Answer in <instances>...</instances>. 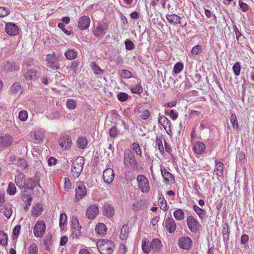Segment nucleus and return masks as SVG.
<instances>
[{
  "label": "nucleus",
  "mask_w": 254,
  "mask_h": 254,
  "mask_svg": "<svg viewBox=\"0 0 254 254\" xmlns=\"http://www.w3.org/2000/svg\"><path fill=\"white\" fill-rule=\"evenodd\" d=\"M115 213L114 207L109 204H106L104 205L103 209V215L108 218L112 217Z\"/></svg>",
  "instance_id": "nucleus-17"
},
{
  "label": "nucleus",
  "mask_w": 254,
  "mask_h": 254,
  "mask_svg": "<svg viewBox=\"0 0 254 254\" xmlns=\"http://www.w3.org/2000/svg\"><path fill=\"white\" fill-rule=\"evenodd\" d=\"M128 234V228L127 225H123L121 231V234L120 235V238L122 240H125L127 237V235Z\"/></svg>",
  "instance_id": "nucleus-35"
},
{
  "label": "nucleus",
  "mask_w": 254,
  "mask_h": 254,
  "mask_svg": "<svg viewBox=\"0 0 254 254\" xmlns=\"http://www.w3.org/2000/svg\"><path fill=\"white\" fill-rule=\"evenodd\" d=\"M156 146L157 147L161 153L164 152V147L162 142L159 138H157L156 139Z\"/></svg>",
  "instance_id": "nucleus-59"
},
{
  "label": "nucleus",
  "mask_w": 254,
  "mask_h": 254,
  "mask_svg": "<svg viewBox=\"0 0 254 254\" xmlns=\"http://www.w3.org/2000/svg\"><path fill=\"white\" fill-rule=\"evenodd\" d=\"M5 30L6 33L10 36H15L19 33V28L14 23H7L6 24Z\"/></svg>",
  "instance_id": "nucleus-11"
},
{
  "label": "nucleus",
  "mask_w": 254,
  "mask_h": 254,
  "mask_svg": "<svg viewBox=\"0 0 254 254\" xmlns=\"http://www.w3.org/2000/svg\"><path fill=\"white\" fill-rule=\"evenodd\" d=\"M193 209L201 219H203L206 217V211L204 209H202L197 206L196 204L193 206Z\"/></svg>",
  "instance_id": "nucleus-31"
},
{
  "label": "nucleus",
  "mask_w": 254,
  "mask_h": 254,
  "mask_svg": "<svg viewBox=\"0 0 254 254\" xmlns=\"http://www.w3.org/2000/svg\"><path fill=\"white\" fill-rule=\"evenodd\" d=\"M132 149L134 150L136 153V154L139 156H141L142 152L141 150V148L139 147L138 144L133 143L132 144Z\"/></svg>",
  "instance_id": "nucleus-58"
},
{
  "label": "nucleus",
  "mask_w": 254,
  "mask_h": 254,
  "mask_svg": "<svg viewBox=\"0 0 254 254\" xmlns=\"http://www.w3.org/2000/svg\"><path fill=\"white\" fill-rule=\"evenodd\" d=\"M38 247L36 244L32 243L28 249L29 254H38Z\"/></svg>",
  "instance_id": "nucleus-47"
},
{
  "label": "nucleus",
  "mask_w": 254,
  "mask_h": 254,
  "mask_svg": "<svg viewBox=\"0 0 254 254\" xmlns=\"http://www.w3.org/2000/svg\"><path fill=\"white\" fill-rule=\"evenodd\" d=\"M151 248L154 252H159L160 251L162 245L161 241L158 239H154L151 243Z\"/></svg>",
  "instance_id": "nucleus-24"
},
{
  "label": "nucleus",
  "mask_w": 254,
  "mask_h": 254,
  "mask_svg": "<svg viewBox=\"0 0 254 254\" xmlns=\"http://www.w3.org/2000/svg\"><path fill=\"white\" fill-rule=\"evenodd\" d=\"M230 122L232 124L234 128H237L238 127V123L236 117V115L235 114H233L230 116Z\"/></svg>",
  "instance_id": "nucleus-49"
},
{
  "label": "nucleus",
  "mask_w": 254,
  "mask_h": 254,
  "mask_svg": "<svg viewBox=\"0 0 254 254\" xmlns=\"http://www.w3.org/2000/svg\"><path fill=\"white\" fill-rule=\"evenodd\" d=\"M187 225L192 232H196L200 227V224L196 219L192 216H190L187 218Z\"/></svg>",
  "instance_id": "nucleus-8"
},
{
  "label": "nucleus",
  "mask_w": 254,
  "mask_h": 254,
  "mask_svg": "<svg viewBox=\"0 0 254 254\" xmlns=\"http://www.w3.org/2000/svg\"><path fill=\"white\" fill-rule=\"evenodd\" d=\"M222 233L223 236L224 243L225 245H228L229 240V234L230 232L229 231V226L227 224H226V227H224L223 228Z\"/></svg>",
  "instance_id": "nucleus-26"
},
{
  "label": "nucleus",
  "mask_w": 254,
  "mask_h": 254,
  "mask_svg": "<svg viewBox=\"0 0 254 254\" xmlns=\"http://www.w3.org/2000/svg\"><path fill=\"white\" fill-rule=\"evenodd\" d=\"M98 213V206L97 204H94L88 207L86 210V215L89 219H93L95 218Z\"/></svg>",
  "instance_id": "nucleus-12"
},
{
  "label": "nucleus",
  "mask_w": 254,
  "mask_h": 254,
  "mask_svg": "<svg viewBox=\"0 0 254 254\" xmlns=\"http://www.w3.org/2000/svg\"><path fill=\"white\" fill-rule=\"evenodd\" d=\"M21 229L20 225H17L13 229V235L15 236V238H17L20 233Z\"/></svg>",
  "instance_id": "nucleus-63"
},
{
  "label": "nucleus",
  "mask_w": 254,
  "mask_h": 254,
  "mask_svg": "<svg viewBox=\"0 0 254 254\" xmlns=\"http://www.w3.org/2000/svg\"><path fill=\"white\" fill-rule=\"evenodd\" d=\"M39 182L40 178L37 176H35L32 178L27 179L26 182H24V188L25 189L33 190L34 186L36 185L40 187Z\"/></svg>",
  "instance_id": "nucleus-9"
},
{
  "label": "nucleus",
  "mask_w": 254,
  "mask_h": 254,
  "mask_svg": "<svg viewBox=\"0 0 254 254\" xmlns=\"http://www.w3.org/2000/svg\"><path fill=\"white\" fill-rule=\"evenodd\" d=\"M67 216L65 213H63L60 215V226L61 228H62V226L64 225L66 221Z\"/></svg>",
  "instance_id": "nucleus-60"
},
{
  "label": "nucleus",
  "mask_w": 254,
  "mask_h": 254,
  "mask_svg": "<svg viewBox=\"0 0 254 254\" xmlns=\"http://www.w3.org/2000/svg\"><path fill=\"white\" fill-rule=\"evenodd\" d=\"M12 142V138L8 134H4L0 137V143L3 147H6L10 145Z\"/></svg>",
  "instance_id": "nucleus-18"
},
{
  "label": "nucleus",
  "mask_w": 254,
  "mask_h": 254,
  "mask_svg": "<svg viewBox=\"0 0 254 254\" xmlns=\"http://www.w3.org/2000/svg\"><path fill=\"white\" fill-rule=\"evenodd\" d=\"M97 247L101 254H112L115 248V245L109 240L103 239L97 242Z\"/></svg>",
  "instance_id": "nucleus-1"
},
{
  "label": "nucleus",
  "mask_w": 254,
  "mask_h": 254,
  "mask_svg": "<svg viewBox=\"0 0 254 254\" xmlns=\"http://www.w3.org/2000/svg\"><path fill=\"white\" fill-rule=\"evenodd\" d=\"M131 90L132 92L133 93L140 94L142 92L143 89L141 85L138 84H136L135 86L133 87L131 89Z\"/></svg>",
  "instance_id": "nucleus-54"
},
{
  "label": "nucleus",
  "mask_w": 254,
  "mask_h": 254,
  "mask_svg": "<svg viewBox=\"0 0 254 254\" xmlns=\"http://www.w3.org/2000/svg\"><path fill=\"white\" fill-rule=\"evenodd\" d=\"M64 55L67 59L73 60L76 58L77 54L73 50L69 49Z\"/></svg>",
  "instance_id": "nucleus-37"
},
{
  "label": "nucleus",
  "mask_w": 254,
  "mask_h": 254,
  "mask_svg": "<svg viewBox=\"0 0 254 254\" xmlns=\"http://www.w3.org/2000/svg\"><path fill=\"white\" fill-rule=\"evenodd\" d=\"M117 97L119 101L124 102L128 99L129 96L126 93L120 92L118 94Z\"/></svg>",
  "instance_id": "nucleus-51"
},
{
  "label": "nucleus",
  "mask_w": 254,
  "mask_h": 254,
  "mask_svg": "<svg viewBox=\"0 0 254 254\" xmlns=\"http://www.w3.org/2000/svg\"><path fill=\"white\" fill-rule=\"evenodd\" d=\"M95 230L98 235L103 236L107 232V227L104 223H99L96 226Z\"/></svg>",
  "instance_id": "nucleus-25"
},
{
  "label": "nucleus",
  "mask_w": 254,
  "mask_h": 254,
  "mask_svg": "<svg viewBox=\"0 0 254 254\" xmlns=\"http://www.w3.org/2000/svg\"><path fill=\"white\" fill-rule=\"evenodd\" d=\"M92 68L96 74H101L103 72L100 67L95 62L92 63Z\"/></svg>",
  "instance_id": "nucleus-52"
},
{
  "label": "nucleus",
  "mask_w": 254,
  "mask_h": 254,
  "mask_svg": "<svg viewBox=\"0 0 254 254\" xmlns=\"http://www.w3.org/2000/svg\"><path fill=\"white\" fill-rule=\"evenodd\" d=\"M128 164L130 166L134 167L137 166V162L133 152L129 149H126L124 152V165L126 167Z\"/></svg>",
  "instance_id": "nucleus-3"
},
{
  "label": "nucleus",
  "mask_w": 254,
  "mask_h": 254,
  "mask_svg": "<svg viewBox=\"0 0 254 254\" xmlns=\"http://www.w3.org/2000/svg\"><path fill=\"white\" fill-rule=\"evenodd\" d=\"M192 242L191 239L188 237H183L178 240L179 247L184 250L190 249L192 246Z\"/></svg>",
  "instance_id": "nucleus-10"
},
{
  "label": "nucleus",
  "mask_w": 254,
  "mask_h": 254,
  "mask_svg": "<svg viewBox=\"0 0 254 254\" xmlns=\"http://www.w3.org/2000/svg\"><path fill=\"white\" fill-rule=\"evenodd\" d=\"M166 18L171 24H177L181 23V18L176 14H167Z\"/></svg>",
  "instance_id": "nucleus-22"
},
{
  "label": "nucleus",
  "mask_w": 254,
  "mask_h": 254,
  "mask_svg": "<svg viewBox=\"0 0 254 254\" xmlns=\"http://www.w3.org/2000/svg\"><path fill=\"white\" fill-rule=\"evenodd\" d=\"M108 26L105 23H98L94 31V35L96 37H102L104 35L103 31L106 29Z\"/></svg>",
  "instance_id": "nucleus-19"
},
{
  "label": "nucleus",
  "mask_w": 254,
  "mask_h": 254,
  "mask_svg": "<svg viewBox=\"0 0 254 254\" xmlns=\"http://www.w3.org/2000/svg\"><path fill=\"white\" fill-rule=\"evenodd\" d=\"M17 165L23 169H28V164L26 161L24 159L19 158L17 161Z\"/></svg>",
  "instance_id": "nucleus-45"
},
{
  "label": "nucleus",
  "mask_w": 254,
  "mask_h": 254,
  "mask_svg": "<svg viewBox=\"0 0 254 254\" xmlns=\"http://www.w3.org/2000/svg\"><path fill=\"white\" fill-rule=\"evenodd\" d=\"M58 61L55 59L52 60V63H49L48 66L50 67L53 69H59L60 68V65L58 63Z\"/></svg>",
  "instance_id": "nucleus-53"
},
{
  "label": "nucleus",
  "mask_w": 254,
  "mask_h": 254,
  "mask_svg": "<svg viewBox=\"0 0 254 254\" xmlns=\"http://www.w3.org/2000/svg\"><path fill=\"white\" fill-rule=\"evenodd\" d=\"M3 213L7 218H9L12 214V205L7 203L3 206Z\"/></svg>",
  "instance_id": "nucleus-27"
},
{
  "label": "nucleus",
  "mask_w": 254,
  "mask_h": 254,
  "mask_svg": "<svg viewBox=\"0 0 254 254\" xmlns=\"http://www.w3.org/2000/svg\"><path fill=\"white\" fill-rule=\"evenodd\" d=\"M233 70L236 76L240 75L241 70V65L239 62L236 63L233 66Z\"/></svg>",
  "instance_id": "nucleus-48"
},
{
  "label": "nucleus",
  "mask_w": 254,
  "mask_h": 254,
  "mask_svg": "<svg viewBox=\"0 0 254 254\" xmlns=\"http://www.w3.org/2000/svg\"><path fill=\"white\" fill-rule=\"evenodd\" d=\"M161 174L164 178V182L166 183H169V178H172L174 181V178L171 173L167 171L164 168L163 169H161Z\"/></svg>",
  "instance_id": "nucleus-29"
},
{
  "label": "nucleus",
  "mask_w": 254,
  "mask_h": 254,
  "mask_svg": "<svg viewBox=\"0 0 254 254\" xmlns=\"http://www.w3.org/2000/svg\"><path fill=\"white\" fill-rule=\"evenodd\" d=\"M42 207L41 204H37L33 207L32 212L33 215L39 216L41 214Z\"/></svg>",
  "instance_id": "nucleus-41"
},
{
  "label": "nucleus",
  "mask_w": 254,
  "mask_h": 254,
  "mask_svg": "<svg viewBox=\"0 0 254 254\" xmlns=\"http://www.w3.org/2000/svg\"><path fill=\"white\" fill-rule=\"evenodd\" d=\"M34 138L37 141H42L45 139L44 131L43 130H38L34 132Z\"/></svg>",
  "instance_id": "nucleus-33"
},
{
  "label": "nucleus",
  "mask_w": 254,
  "mask_h": 254,
  "mask_svg": "<svg viewBox=\"0 0 254 254\" xmlns=\"http://www.w3.org/2000/svg\"><path fill=\"white\" fill-rule=\"evenodd\" d=\"M193 148L195 153L200 154L203 152L205 145L203 142L198 141L195 143Z\"/></svg>",
  "instance_id": "nucleus-23"
},
{
  "label": "nucleus",
  "mask_w": 254,
  "mask_h": 254,
  "mask_svg": "<svg viewBox=\"0 0 254 254\" xmlns=\"http://www.w3.org/2000/svg\"><path fill=\"white\" fill-rule=\"evenodd\" d=\"M201 50V47L200 45H196L194 46L192 50L191 53L193 54L196 55L199 53Z\"/></svg>",
  "instance_id": "nucleus-64"
},
{
  "label": "nucleus",
  "mask_w": 254,
  "mask_h": 254,
  "mask_svg": "<svg viewBox=\"0 0 254 254\" xmlns=\"http://www.w3.org/2000/svg\"><path fill=\"white\" fill-rule=\"evenodd\" d=\"M87 193V190L83 182H78L77 187L75 189V199L78 201L80 199H83Z\"/></svg>",
  "instance_id": "nucleus-5"
},
{
  "label": "nucleus",
  "mask_w": 254,
  "mask_h": 254,
  "mask_svg": "<svg viewBox=\"0 0 254 254\" xmlns=\"http://www.w3.org/2000/svg\"><path fill=\"white\" fill-rule=\"evenodd\" d=\"M90 23V19L89 17L84 15L79 18L78 26L81 30H85L89 27Z\"/></svg>",
  "instance_id": "nucleus-14"
},
{
  "label": "nucleus",
  "mask_w": 254,
  "mask_h": 254,
  "mask_svg": "<svg viewBox=\"0 0 254 254\" xmlns=\"http://www.w3.org/2000/svg\"><path fill=\"white\" fill-rule=\"evenodd\" d=\"M114 176V171L113 169L111 168L106 169L103 172V180L104 182L108 184H110L113 182Z\"/></svg>",
  "instance_id": "nucleus-13"
},
{
  "label": "nucleus",
  "mask_w": 254,
  "mask_h": 254,
  "mask_svg": "<svg viewBox=\"0 0 254 254\" xmlns=\"http://www.w3.org/2000/svg\"><path fill=\"white\" fill-rule=\"evenodd\" d=\"M175 218L178 220H181L185 217V213L181 209H178L174 212Z\"/></svg>",
  "instance_id": "nucleus-38"
},
{
  "label": "nucleus",
  "mask_w": 254,
  "mask_h": 254,
  "mask_svg": "<svg viewBox=\"0 0 254 254\" xmlns=\"http://www.w3.org/2000/svg\"><path fill=\"white\" fill-rule=\"evenodd\" d=\"M119 133V131L115 127H113L109 130V134L110 136L115 137Z\"/></svg>",
  "instance_id": "nucleus-62"
},
{
  "label": "nucleus",
  "mask_w": 254,
  "mask_h": 254,
  "mask_svg": "<svg viewBox=\"0 0 254 254\" xmlns=\"http://www.w3.org/2000/svg\"><path fill=\"white\" fill-rule=\"evenodd\" d=\"M158 123L160 125H162L165 129H166V127L167 125L170 126L171 125V122L170 120L164 116H160L159 117Z\"/></svg>",
  "instance_id": "nucleus-32"
},
{
  "label": "nucleus",
  "mask_w": 254,
  "mask_h": 254,
  "mask_svg": "<svg viewBox=\"0 0 254 254\" xmlns=\"http://www.w3.org/2000/svg\"><path fill=\"white\" fill-rule=\"evenodd\" d=\"M71 225L73 229V234H75L76 236H77L78 235L79 236L81 233L80 232L81 226L79 224L78 219L76 217H72Z\"/></svg>",
  "instance_id": "nucleus-16"
},
{
  "label": "nucleus",
  "mask_w": 254,
  "mask_h": 254,
  "mask_svg": "<svg viewBox=\"0 0 254 254\" xmlns=\"http://www.w3.org/2000/svg\"><path fill=\"white\" fill-rule=\"evenodd\" d=\"M10 9L5 7H0V17H3L9 14Z\"/></svg>",
  "instance_id": "nucleus-50"
},
{
  "label": "nucleus",
  "mask_w": 254,
  "mask_h": 254,
  "mask_svg": "<svg viewBox=\"0 0 254 254\" xmlns=\"http://www.w3.org/2000/svg\"><path fill=\"white\" fill-rule=\"evenodd\" d=\"M159 203L160 204V208L164 211H166L167 209V203L165 199L163 197L162 198L160 197Z\"/></svg>",
  "instance_id": "nucleus-57"
},
{
  "label": "nucleus",
  "mask_w": 254,
  "mask_h": 254,
  "mask_svg": "<svg viewBox=\"0 0 254 254\" xmlns=\"http://www.w3.org/2000/svg\"><path fill=\"white\" fill-rule=\"evenodd\" d=\"M7 236L2 231H0V244L4 246L7 244Z\"/></svg>",
  "instance_id": "nucleus-44"
},
{
  "label": "nucleus",
  "mask_w": 254,
  "mask_h": 254,
  "mask_svg": "<svg viewBox=\"0 0 254 254\" xmlns=\"http://www.w3.org/2000/svg\"><path fill=\"white\" fill-rule=\"evenodd\" d=\"M21 86L19 82L14 83L10 88V93L13 95L16 94L21 90Z\"/></svg>",
  "instance_id": "nucleus-30"
},
{
  "label": "nucleus",
  "mask_w": 254,
  "mask_h": 254,
  "mask_svg": "<svg viewBox=\"0 0 254 254\" xmlns=\"http://www.w3.org/2000/svg\"><path fill=\"white\" fill-rule=\"evenodd\" d=\"M24 77L26 79L36 80L38 77V74L36 69H28L25 73Z\"/></svg>",
  "instance_id": "nucleus-20"
},
{
  "label": "nucleus",
  "mask_w": 254,
  "mask_h": 254,
  "mask_svg": "<svg viewBox=\"0 0 254 254\" xmlns=\"http://www.w3.org/2000/svg\"><path fill=\"white\" fill-rule=\"evenodd\" d=\"M224 165L223 163L217 160H215V166L214 171L217 176L222 177L223 175V168Z\"/></svg>",
  "instance_id": "nucleus-21"
},
{
  "label": "nucleus",
  "mask_w": 254,
  "mask_h": 254,
  "mask_svg": "<svg viewBox=\"0 0 254 254\" xmlns=\"http://www.w3.org/2000/svg\"><path fill=\"white\" fill-rule=\"evenodd\" d=\"M3 69L7 72L11 71L16 69L15 63L13 62H7L3 67Z\"/></svg>",
  "instance_id": "nucleus-36"
},
{
  "label": "nucleus",
  "mask_w": 254,
  "mask_h": 254,
  "mask_svg": "<svg viewBox=\"0 0 254 254\" xmlns=\"http://www.w3.org/2000/svg\"><path fill=\"white\" fill-rule=\"evenodd\" d=\"M239 6L240 7L241 9L243 12H246L249 9V5L242 1L241 0H239Z\"/></svg>",
  "instance_id": "nucleus-61"
},
{
  "label": "nucleus",
  "mask_w": 254,
  "mask_h": 254,
  "mask_svg": "<svg viewBox=\"0 0 254 254\" xmlns=\"http://www.w3.org/2000/svg\"><path fill=\"white\" fill-rule=\"evenodd\" d=\"M184 68L183 63L178 62L176 64L173 68V71L175 74H178L181 72Z\"/></svg>",
  "instance_id": "nucleus-42"
},
{
  "label": "nucleus",
  "mask_w": 254,
  "mask_h": 254,
  "mask_svg": "<svg viewBox=\"0 0 254 254\" xmlns=\"http://www.w3.org/2000/svg\"><path fill=\"white\" fill-rule=\"evenodd\" d=\"M19 119L22 121H25L27 119L28 113L25 110L20 111L18 115Z\"/></svg>",
  "instance_id": "nucleus-55"
},
{
  "label": "nucleus",
  "mask_w": 254,
  "mask_h": 254,
  "mask_svg": "<svg viewBox=\"0 0 254 254\" xmlns=\"http://www.w3.org/2000/svg\"><path fill=\"white\" fill-rule=\"evenodd\" d=\"M84 164V158L82 156L77 157L72 162L71 172L75 179L77 178L82 172Z\"/></svg>",
  "instance_id": "nucleus-2"
},
{
  "label": "nucleus",
  "mask_w": 254,
  "mask_h": 254,
  "mask_svg": "<svg viewBox=\"0 0 254 254\" xmlns=\"http://www.w3.org/2000/svg\"><path fill=\"white\" fill-rule=\"evenodd\" d=\"M59 144L63 151L69 150L72 144L70 137L66 134L61 136L59 139Z\"/></svg>",
  "instance_id": "nucleus-4"
},
{
  "label": "nucleus",
  "mask_w": 254,
  "mask_h": 254,
  "mask_svg": "<svg viewBox=\"0 0 254 254\" xmlns=\"http://www.w3.org/2000/svg\"><path fill=\"white\" fill-rule=\"evenodd\" d=\"M23 180H24V177H23V175L22 174L19 175L18 176L15 177V182L16 185L19 188H24V183L23 182Z\"/></svg>",
  "instance_id": "nucleus-34"
},
{
  "label": "nucleus",
  "mask_w": 254,
  "mask_h": 254,
  "mask_svg": "<svg viewBox=\"0 0 254 254\" xmlns=\"http://www.w3.org/2000/svg\"><path fill=\"white\" fill-rule=\"evenodd\" d=\"M16 188L13 183H9L7 190V192L9 195H13L15 193Z\"/></svg>",
  "instance_id": "nucleus-43"
},
{
  "label": "nucleus",
  "mask_w": 254,
  "mask_h": 254,
  "mask_svg": "<svg viewBox=\"0 0 254 254\" xmlns=\"http://www.w3.org/2000/svg\"><path fill=\"white\" fill-rule=\"evenodd\" d=\"M46 224L43 221H38L34 227L33 233L35 237L41 238L45 234Z\"/></svg>",
  "instance_id": "nucleus-6"
},
{
  "label": "nucleus",
  "mask_w": 254,
  "mask_h": 254,
  "mask_svg": "<svg viewBox=\"0 0 254 254\" xmlns=\"http://www.w3.org/2000/svg\"><path fill=\"white\" fill-rule=\"evenodd\" d=\"M142 249L144 253L149 254L152 249L151 245L149 242L146 243L145 241H142Z\"/></svg>",
  "instance_id": "nucleus-40"
},
{
  "label": "nucleus",
  "mask_w": 254,
  "mask_h": 254,
  "mask_svg": "<svg viewBox=\"0 0 254 254\" xmlns=\"http://www.w3.org/2000/svg\"><path fill=\"white\" fill-rule=\"evenodd\" d=\"M88 144V141L85 137H79L77 140V146L80 149H84L86 147Z\"/></svg>",
  "instance_id": "nucleus-28"
},
{
  "label": "nucleus",
  "mask_w": 254,
  "mask_h": 254,
  "mask_svg": "<svg viewBox=\"0 0 254 254\" xmlns=\"http://www.w3.org/2000/svg\"><path fill=\"white\" fill-rule=\"evenodd\" d=\"M66 106L68 109L73 110L76 107L77 104L73 99H71L67 100Z\"/></svg>",
  "instance_id": "nucleus-46"
},
{
  "label": "nucleus",
  "mask_w": 254,
  "mask_h": 254,
  "mask_svg": "<svg viewBox=\"0 0 254 254\" xmlns=\"http://www.w3.org/2000/svg\"><path fill=\"white\" fill-rule=\"evenodd\" d=\"M119 74L121 77L125 78H129L132 76L131 72L127 69H122L119 71Z\"/></svg>",
  "instance_id": "nucleus-39"
},
{
  "label": "nucleus",
  "mask_w": 254,
  "mask_h": 254,
  "mask_svg": "<svg viewBox=\"0 0 254 254\" xmlns=\"http://www.w3.org/2000/svg\"><path fill=\"white\" fill-rule=\"evenodd\" d=\"M137 181L140 189L142 192H148L149 190V184L147 178L142 175H139L137 177Z\"/></svg>",
  "instance_id": "nucleus-7"
},
{
  "label": "nucleus",
  "mask_w": 254,
  "mask_h": 254,
  "mask_svg": "<svg viewBox=\"0 0 254 254\" xmlns=\"http://www.w3.org/2000/svg\"><path fill=\"white\" fill-rule=\"evenodd\" d=\"M126 48L127 50H132L134 48V45L130 40H126L125 42Z\"/></svg>",
  "instance_id": "nucleus-56"
},
{
  "label": "nucleus",
  "mask_w": 254,
  "mask_h": 254,
  "mask_svg": "<svg viewBox=\"0 0 254 254\" xmlns=\"http://www.w3.org/2000/svg\"><path fill=\"white\" fill-rule=\"evenodd\" d=\"M165 226L170 233H173L176 229V224L172 218H168L166 219Z\"/></svg>",
  "instance_id": "nucleus-15"
}]
</instances>
